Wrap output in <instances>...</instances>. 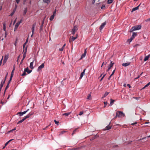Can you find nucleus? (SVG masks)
<instances>
[{
    "label": "nucleus",
    "mask_w": 150,
    "mask_h": 150,
    "mask_svg": "<svg viewBox=\"0 0 150 150\" xmlns=\"http://www.w3.org/2000/svg\"><path fill=\"white\" fill-rule=\"evenodd\" d=\"M34 114V113L33 112H30L27 115L25 116L23 119L19 121L17 123V124H18L20 123H22L23 121H24L26 119L29 117L31 116L32 115Z\"/></svg>",
    "instance_id": "1"
},
{
    "label": "nucleus",
    "mask_w": 150,
    "mask_h": 150,
    "mask_svg": "<svg viewBox=\"0 0 150 150\" xmlns=\"http://www.w3.org/2000/svg\"><path fill=\"white\" fill-rule=\"evenodd\" d=\"M141 28V26L140 25H136L133 27L130 30V32H132V31L140 29Z\"/></svg>",
    "instance_id": "2"
},
{
    "label": "nucleus",
    "mask_w": 150,
    "mask_h": 150,
    "mask_svg": "<svg viewBox=\"0 0 150 150\" xmlns=\"http://www.w3.org/2000/svg\"><path fill=\"white\" fill-rule=\"evenodd\" d=\"M116 116H117L119 117H124L125 115L124 113L121 111H119L116 112Z\"/></svg>",
    "instance_id": "3"
},
{
    "label": "nucleus",
    "mask_w": 150,
    "mask_h": 150,
    "mask_svg": "<svg viewBox=\"0 0 150 150\" xmlns=\"http://www.w3.org/2000/svg\"><path fill=\"white\" fill-rule=\"evenodd\" d=\"M22 20H21L20 21L18 22L15 25V28H14V31H15L16 29H17L18 27L19 24L21 23Z\"/></svg>",
    "instance_id": "4"
},
{
    "label": "nucleus",
    "mask_w": 150,
    "mask_h": 150,
    "mask_svg": "<svg viewBox=\"0 0 150 150\" xmlns=\"http://www.w3.org/2000/svg\"><path fill=\"white\" fill-rule=\"evenodd\" d=\"M8 56H9V55L8 54H7L5 55L4 59V60L3 61V65L6 62L7 60L8 59Z\"/></svg>",
    "instance_id": "5"
},
{
    "label": "nucleus",
    "mask_w": 150,
    "mask_h": 150,
    "mask_svg": "<svg viewBox=\"0 0 150 150\" xmlns=\"http://www.w3.org/2000/svg\"><path fill=\"white\" fill-rule=\"evenodd\" d=\"M29 110V109H27L25 111L23 112H19L17 113V115H19L20 116H22L23 115L25 114Z\"/></svg>",
    "instance_id": "6"
},
{
    "label": "nucleus",
    "mask_w": 150,
    "mask_h": 150,
    "mask_svg": "<svg viewBox=\"0 0 150 150\" xmlns=\"http://www.w3.org/2000/svg\"><path fill=\"white\" fill-rule=\"evenodd\" d=\"M77 38V37L71 36L69 39V42L70 43L75 40Z\"/></svg>",
    "instance_id": "7"
},
{
    "label": "nucleus",
    "mask_w": 150,
    "mask_h": 150,
    "mask_svg": "<svg viewBox=\"0 0 150 150\" xmlns=\"http://www.w3.org/2000/svg\"><path fill=\"white\" fill-rule=\"evenodd\" d=\"M114 64V63L112 62L111 61L110 64L108 66V69L107 71H109L111 69V67L113 66V64Z\"/></svg>",
    "instance_id": "8"
},
{
    "label": "nucleus",
    "mask_w": 150,
    "mask_h": 150,
    "mask_svg": "<svg viewBox=\"0 0 150 150\" xmlns=\"http://www.w3.org/2000/svg\"><path fill=\"white\" fill-rule=\"evenodd\" d=\"M85 70H86V69H84V70H83V71L81 73V75H80L79 79H81L83 77V76L84 75Z\"/></svg>",
    "instance_id": "9"
},
{
    "label": "nucleus",
    "mask_w": 150,
    "mask_h": 150,
    "mask_svg": "<svg viewBox=\"0 0 150 150\" xmlns=\"http://www.w3.org/2000/svg\"><path fill=\"white\" fill-rule=\"evenodd\" d=\"M106 25V22H105L103 23L101 25H100V30H101L105 26V25Z\"/></svg>",
    "instance_id": "10"
},
{
    "label": "nucleus",
    "mask_w": 150,
    "mask_h": 150,
    "mask_svg": "<svg viewBox=\"0 0 150 150\" xmlns=\"http://www.w3.org/2000/svg\"><path fill=\"white\" fill-rule=\"evenodd\" d=\"M44 66V63L42 64L40 66L38 67V69L39 71L41 70L42 68H43Z\"/></svg>",
    "instance_id": "11"
},
{
    "label": "nucleus",
    "mask_w": 150,
    "mask_h": 150,
    "mask_svg": "<svg viewBox=\"0 0 150 150\" xmlns=\"http://www.w3.org/2000/svg\"><path fill=\"white\" fill-rule=\"evenodd\" d=\"M36 25V23H35L33 24L32 25V33L33 34H34L35 31V28Z\"/></svg>",
    "instance_id": "12"
},
{
    "label": "nucleus",
    "mask_w": 150,
    "mask_h": 150,
    "mask_svg": "<svg viewBox=\"0 0 150 150\" xmlns=\"http://www.w3.org/2000/svg\"><path fill=\"white\" fill-rule=\"evenodd\" d=\"M130 63H131L129 62L127 63H124L122 64V65L123 66L126 67L129 65L130 64Z\"/></svg>",
    "instance_id": "13"
},
{
    "label": "nucleus",
    "mask_w": 150,
    "mask_h": 150,
    "mask_svg": "<svg viewBox=\"0 0 150 150\" xmlns=\"http://www.w3.org/2000/svg\"><path fill=\"white\" fill-rule=\"evenodd\" d=\"M5 82V80H4V81H1V84L0 85V91L1 90L2 88L4 83Z\"/></svg>",
    "instance_id": "14"
},
{
    "label": "nucleus",
    "mask_w": 150,
    "mask_h": 150,
    "mask_svg": "<svg viewBox=\"0 0 150 150\" xmlns=\"http://www.w3.org/2000/svg\"><path fill=\"white\" fill-rule=\"evenodd\" d=\"M24 70H25V71H26V72H27L28 74H30L32 71V70H29L28 68V67L26 68H25Z\"/></svg>",
    "instance_id": "15"
},
{
    "label": "nucleus",
    "mask_w": 150,
    "mask_h": 150,
    "mask_svg": "<svg viewBox=\"0 0 150 150\" xmlns=\"http://www.w3.org/2000/svg\"><path fill=\"white\" fill-rule=\"evenodd\" d=\"M140 4H141L137 6L136 7L133 8L132 9V12L138 9L139 8V6H140Z\"/></svg>",
    "instance_id": "16"
},
{
    "label": "nucleus",
    "mask_w": 150,
    "mask_h": 150,
    "mask_svg": "<svg viewBox=\"0 0 150 150\" xmlns=\"http://www.w3.org/2000/svg\"><path fill=\"white\" fill-rule=\"evenodd\" d=\"M111 128V126L109 125L107 126L105 128V130H108L110 129Z\"/></svg>",
    "instance_id": "17"
},
{
    "label": "nucleus",
    "mask_w": 150,
    "mask_h": 150,
    "mask_svg": "<svg viewBox=\"0 0 150 150\" xmlns=\"http://www.w3.org/2000/svg\"><path fill=\"white\" fill-rule=\"evenodd\" d=\"M78 29V27L76 26H75L74 27V28L72 29V30H73L75 32H76L77 30Z\"/></svg>",
    "instance_id": "18"
},
{
    "label": "nucleus",
    "mask_w": 150,
    "mask_h": 150,
    "mask_svg": "<svg viewBox=\"0 0 150 150\" xmlns=\"http://www.w3.org/2000/svg\"><path fill=\"white\" fill-rule=\"evenodd\" d=\"M33 61L31 62L30 63V67L31 69H33L34 67H33Z\"/></svg>",
    "instance_id": "19"
},
{
    "label": "nucleus",
    "mask_w": 150,
    "mask_h": 150,
    "mask_svg": "<svg viewBox=\"0 0 150 150\" xmlns=\"http://www.w3.org/2000/svg\"><path fill=\"white\" fill-rule=\"evenodd\" d=\"M150 56V54H149L147 56H146L144 59V61H147L149 59V57Z\"/></svg>",
    "instance_id": "20"
},
{
    "label": "nucleus",
    "mask_w": 150,
    "mask_h": 150,
    "mask_svg": "<svg viewBox=\"0 0 150 150\" xmlns=\"http://www.w3.org/2000/svg\"><path fill=\"white\" fill-rule=\"evenodd\" d=\"M86 49L85 50L84 53L81 56V58H84L85 57L86 53Z\"/></svg>",
    "instance_id": "21"
},
{
    "label": "nucleus",
    "mask_w": 150,
    "mask_h": 150,
    "mask_svg": "<svg viewBox=\"0 0 150 150\" xmlns=\"http://www.w3.org/2000/svg\"><path fill=\"white\" fill-rule=\"evenodd\" d=\"M43 1L44 3H46L48 4L50 3V0H43Z\"/></svg>",
    "instance_id": "22"
},
{
    "label": "nucleus",
    "mask_w": 150,
    "mask_h": 150,
    "mask_svg": "<svg viewBox=\"0 0 150 150\" xmlns=\"http://www.w3.org/2000/svg\"><path fill=\"white\" fill-rule=\"evenodd\" d=\"M65 45L66 44H64L62 46V48L59 49V50L60 51H62L63 50V49H64V47H65Z\"/></svg>",
    "instance_id": "23"
},
{
    "label": "nucleus",
    "mask_w": 150,
    "mask_h": 150,
    "mask_svg": "<svg viewBox=\"0 0 150 150\" xmlns=\"http://www.w3.org/2000/svg\"><path fill=\"white\" fill-rule=\"evenodd\" d=\"M71 113V112H67L66 113H63L62 114L63 115H65L66 116H67L69 115Z\"/></svg>",
    "instance_id": "24"
},
{
    "label": "nucleus",
    "mask_w": 150,
    "mask_h": 150,
    "mask_svg": "<svg viewBox=\"0 0 150 150\" xmlns=\"http://www.w3.org/2000/svg\"><path fill=\"white\" fill-rule=\"evenodd\" d=\"M55 15L54 14L52 15L50 18V20L51 21L53 20V19Z\"/></svg>",
    "instance_id": "25"
},
{
    "label": "nucleus",
    "mask_w": 150,
    "mask_h": 150,
    "mask_svg": "<svg viewBox=\"0 0 150 150\" xmlns=\"http://www.w3.org/2000/svg\"><path fill=\"white\" fill-rule=\"evenodd\" d=\"M16 8H15L13 11H12V12L10 14V16H12L13 15V14H14V13H15L16 11Z\"/></svg>",
    "instance_id": "26"
},
{
    "label": "nucleus",
    "mask_w": 150,
    "mask_h": 150,
    "mask_svg": "<svg viewBox=\"0 0 150 150\" xmlns=\"http://www.w3.org/2000/svg\"><path fill=\"white\" fill-rule=\"evenodd\" d=\"M109 93V92H106L105 93L103 96L102 98H104L105 97H106L107 96L108 94Z\"/></svg>",
    "instance_id": "27"
},
{
    "label": "nucleus",
    "mask_w": 150,
    "mask_h": 150,
    "mask_svg": "<svg viewBox=\"0 0 150 150\" xmlns=\"http://www.w3.org/2000/svg\"><path fill=\"white\" fill-rule=\"evenodd\" d=\"M14 68L13 69V70H12V71L11 72V76L10 77V79H12V77L13 76V71H14Z\"/></svg>",
    "instance_id": "28"
},
{
    "label": "nucleus",
    "mask_w": 150,
    "mask_h": 150,
    "mask_svg": "<svg viewBox=\"0 0 150 150\" xmlns=\"http://www.w3.org/2000/svg\"><path fill=\"white\" fill-rule=\"evenodd\" d=\"M134 38L132 36L130 38V39H128V40L129 42H131L132 40L134 39Z\"/></svg>",
    "instance_id": "29"
},
{
    "label": "nucleus",
    "mask_w": 150,
    "mask_h": 150,
    "mask_svg": "<svg viewBox=\"0 0 150 150\" xmlns=\"http://www.w3.org/2000/svg\"><path fill=\"white\" fill-rule=\"evenodd\" d=\"M91 94H89L88 95L87 97V100H91Z\"/></svg>",
    "instance_id": "30"
},
{
    "label": "nucleus",
    "mask_w": 150,
    "mask_h": 150,
    "mask_svg": "<svg viewBox=\"0 0 150 150\" xmlns=\"http://www.w3.org/2000/svg\"><path fill=\"white\" fill-rule=\"evenodd\" d=\"M110 105H112V104L114 102L115 100H112V99H110Z\"/></svg>",
    "instance_id": "31"
},
{
    "label": "nucleus",
    "mask_w": 150,
    "mask_h": 150,
    "mask_svg": "<svg viewBox=\"0 0 150 150\" xmlns=\"http://www.w3.org/2000/svg\"><path fill=\"white\" fill-rule=\"evenodd\" d=\"M113 2V0H108L107 1V3L108 4H111Z\"/></svg>",
    "instance_id": "32"
},
{
    "label": "nucleus",
    "mask_w": 150,
    "mask_h": 150,
    "mask_svg": "<svg viewBox=\"0 0 150 150\" xmlns=\"http://www.w3.org/2000/svg\"><path fill=\"white\" fill-rule=\"evenodd\" d=\"M13 139H11L10 140H9V141H8V142H6L5 144V146H6L7 144H8V143L10 142L12 140H13Z\"/></svg>",
    "instance_id": "33"
},
{
    "label": "nucleus",
    "mask_w": 150,
    "mask_h": 150,
    "mask_svg": "<svg viewBox=\"0 0 150 150\" xmlns=\"http://www.w3.org/2000/svg\"><path fill=\"white\" fill-rule=\"evenodd\" d=\"M137 35V33H136L133 32L132 33V36L134 38V37Z\"/></svg>",
    "instance_id": "34"
},
{
    "label": "nucleus",
    "mask_w": 150,
    "mask_h": 150,
    "mask_svg": "<svg viewBox=\"0 0 150 150\" xmlns=\"http://www.w3.org/2000/svg\"><path fill=\"white\" fill-rule=\"evenodd\" d=\"M27 12V8H25L24 11L23 15H25Z\"/></svg>",
    "instance_id": "35"
},
{
    "label": "nucleus",
    "mask_w": 150,
    "mask_h": 150,
    "mask_svg": "<svg viewBox=\"0 0 150 150\" xmlns=\"http://www.w3.org/2000/svg\"><path fill=\"white\" fill-rule=\"evenodd\" d=\"M8 87H9V84H7L6 85V88H5V91H4V94H5V92L6 90L8 88Z\"/></svg>",
    "instance_id": "36"
},
{
    "label": "nucleus",
    "mask_w": 150,
    "mask_h": 150,
    "mask_svg": "<svg viewBox=\"0 0 150 150\" xmlns=\"http://www.w3.org/2000/svg\"><path fill=\"white\" fill-rule=\"evenodd\" d=\"M27 51V47H26L25 48H24V51H23V52H24V53H25V54L26 53Z\"/></svg>",
    "instance_id": "37"
},
{
    "label": "nucleus",
    "mask_w": 150,
    "mask_h": 150,
    "mask_svg": "<svg viewBox=\"0 0 150 150\" xmlns=\"http://www.w3.org/2000/svg\"><path fill=\"white\" fill-rule=\"evenodd\" d=\"M26 71H25V70L23 72V74H22L21 75L22 76H25L26 75Z\"/></svg>",
    "instance_id": "38"
},
{
    "label": "nucleus",
    "mask_w": 150,
    "mask_h": 150,
    "mask_svg": "<svg viewBox=\"0 0 150 150\" xmlns=\"http://www.w3.org/2000/svg\"><path fill=\"white\" fill-rule=\"evenodd\" d=\"M17 41H18V39L16 38V41L15 42V43H14V45L15 46H16V44H17Z\"/></svg>",
    "instance_id": "39"
},
{
    "label": "nucleus",
    "mask_w": 150,
    "mask_h": 150,
    "mask_svg": "<svg viewBox=\"0 0 150 150\" xmlns=\"http://www.w3.org/2000/svg\"><path fill=\"white\" fill-rule=\"evenodd\" d=\"M83 113V111H81L79 112V115H82Z\"/></svg>",
    "instance_id": "40"
},
{
    "label": "nucleus",
    "mask_w": 150,
    "mask_h": 150,
    "mask_svg": "<svg viewBox=\"0 0 150 150\" xmlns=\"http://www.w3.org/2000/svg\"><path fill=\"white\" fill-rule=\"evenodd\" d=\"M3 57H4V56H2V59H1L0 61V66L1 65V64H2V61L3 59Z\"/></svg>",
    "instance_id": "41"
},
{
    "label": "nucleus",
    "mask_w": 150,
    "mask_h": 150,
    "mask_svg": "<svg viewBox=\"0 0 150 150\" xmlns=\"http://www.w3.org/2000/svg\"><path fill=\"white\" fill-rule=\"evenodd\" d=\"M3 26H4L3 30L4 31H5L6 28V26H5V23L4 24Z\"/></svg>",
    "instance_id": "42"
},
{
    "label": "nucleus",
    "mask_w": 150,
    "mask_h": 150,
    "mask_svg": "<svg viewBox=\"0 0 150 150\" xmlns=\"http://www.w3.org/2000/svg\"><path fill=\"white\" fill-rule=\"evenodd\" d=\"M26 54L25 53H23V59H24L26 57Z\"/></svg>",
    "instance_id": "43"
},
{
    "label": "nucleus",
    "mask_w": 150,
    "mask_h": 150,
    "mask_svg": "<svg viewBox=\"0 0 150 150\" xmlns=\"http://www.w3.org/2000/svg\"><path fill=\"white\" fill-rule=\"evenodd\" d=\"M104 107H105L107 105V101H105L104 102Z\"/></svg>",
    "instance_id": "44"
},
{
    "label": "nucleus",
    "mask_w": 150,
    "mask_h": 150,
    "mask_svg": "<svg viewBox=\"0 0 150 150\" xmlns=\"http://www.w3.org/2000/svg\"><path fill=\"white\" fill-rule=\"evenodd\" d=\"M106 75V74H105L104 75H103V76H102V78H101V79H100V81H101L103 79V78H104V77Z\"/></svg>",
    "instance_id": "45"
},
{
    "label": "nucleus",
    "mask_w": 150,
    "mask_h": 150,
    "mask_svg": "<svg viewBox=\"0 0 150 150\" xmlns=\"http://www.w3.org/2000/svg\"><path fill=\"white\" fill-rule=\"evenodd\" d=\"M76 32L74 31L73 30H71V34H72L73 35H74L75 33Z\"/></svg>",
    "instance_id": "46"
},
{
    "label": "nucleus",
    "mask_w": 150,
    "mask_h": 150,
    "mask_svg": "<svg viewBox=\"0 0 150 150\" xmlns=\"http://www.w3.org/2000/svg\"><path fill=\"white\" fill-rule=\"evenodd\" d=\"M54 122H55V123L56 124L58 125V123H59V122L57 121L56 120H54Z\"/></svg>",
    "instance_id": "47"
},
{
    "label": "nucleus",
    "mask_w": 150,
    "mask_h": 150,
    "mask_svg": "<svg viewBox=\"0 0 150 150\" xmlns=\"http://www.w3.org/2000/svg\"><path fill=\"white\" fill-rule=\"evenodd\" d=\"M66 132L65 131H61L60 132V134L59 135H61V134H63L64 133V132Z\"/></svg>",
    "instance_id": "48"
},
{
    "label": "nucleus",
    "mask_w": 150,
    "mask_h": 150,
    "mask_svg": "<svg viewBox=\"0 0 150 150\" xmlns=\"http://www.w3.org/2000/svg\"><path fill=\"white\" fill-rule=\"evenodd\" d=\"M101 9H104V8H105V6L104 5H103L102 6V7H101Z\"/></svg>",
    "instance_id": "49"
},
{
    "label": "nucleus",
    "mask_w": 150,
    "mask_h": 150,
    "mask_svg": "<svg viewBox=\"0 0 150 150\" xmlns=\"http://www.w3.org/2000/svg\"><path fill=\"white\" fill-rule=\"evenodd\" d=\"M150 21V18H149L145 20V21L146 22H148V21Z\"/></svg>",
    "instance_id": "50"
},
{
    "label": "nucleus",
    "mask_w": 150,
    "mask_h": 150,
    "mask_svg": "<svg viewBox=\"0 0 150 150\" xmlns=\"http://www.w3.org/2000/svg\"><path fill=\"white\" fill-rule=\"evenodd\" d=\"M27 43H26V42H25L23 45V49H24V48H25V45H26Z\"/></svg>",
    "instance_id": "51"
},
{
    "label": "nucleus",
    "mask_w": 150,
    "mask_h": 150,
    "mask_svg": "<svg viewBox=\"0 0 150 150\" xmlns=\"http://www.w3.org/2000/svg\"><path fill=\"white\" fill-rule=\"evenodd\" d=\"M150 85V82L148 83L145 86V87H147L149 85Z\"/></svg>",
    "instance_id": "52"
},
{
    "label": "nucleus",
    "mask_w": 150,
    "mask_h": 150,
    "mask_svg": "<svg viewBox=\"0 0 150 150\" xmlns=\"http://www.w3.org/2000/svg\"><path fill=\"white\" fill-rule=\"evenodd\" d=\"M6 102H7V101H6L5 103H4L3 101H2L1 100V103L2 105H4V104H5Z\"/></svg>",
    "instance_id": "53"
},
{
    "label": "nucleus",
    "mask_w": 150,
    "mask_h": 150,
    "mask_svg": "<svg viewBox=\"0 0 150 150\" xmlns=\"http://www.w3.org/2000/svg\"><path fill=\"white\" fill-rule=\"evenodd\" d=\"M11 80H12L11 79H10L9 80V81L8 82V84H9L10 83L11 81Z\"/></svg>",
    "instance_id": "54"
},
{
    "label": "nucleus",
    "mask_w": 150,
    "mask_h": 150,
    "mask_svg": "<svg viewBox=\"0 0 150 150\" xmlns=\"http://www.w3.org/2000/svg\"><path fill=\"white\" fill-rule=\"evenodd\" d=\"M115 69L114 70V71L112 72V74H111V75H113V74H114V73H115Z\"/></svg>",
    "instance_id": "55"
},
{
    "label": "nucleus",
    "mask_w": 150,
    "mask_h": 150,
    "mask_svg": "<svg viewBox=\"0 0 150 150\" xmlns=\"http://www.w3.org/2000/svg\"><path fill=\"white\" fill-rule=\"evenodd\" d=\"M133 98L137 100H138L139 98V97H134Z\"/></svg>",
    "instance_id": "56"
},
{
    "label": "nucleus",
    "mask_w": 150,
    "mask_h": 150,
    "mask_svg": "<svg viewBox=\"0 0 150 150\" xmlns=\"http://www.w3.org/2000/svg\"><path fill=\"white\" fill-rule=\"evenodd\" d=\"M77 129H75V130L73 131V133H72V135H73V134H74V133L75 132V131H76V130H77Z\"/></svg>",
    "instance_id": "57"
},
{
    "label": "nucleus",
    "mask_w": 150,
    "mask_h": 150,
    "mask_svg": "<svg viewBox=\"0 0 150 150\" xmlns=\"http://www.w3.org/2000/svg\"><path fill=\"white\" fill-rule=\"evenodd\" d=\"M77 129H75V130L73 131V133H72V135H73V134H74V133L75 132V131H76V130H77Z\"/></svg>",
    "instance_id": "58"
},
{
    "label": "nucleus",
    "mask_w": 150,
    "mask_h": 150,
    "mask_svg": "<svg viewBox=\"0 0 150 150\" xmlns=\"http://www.w3.org/2000/svg\"><path fill=\"white\" fill-rule=\"evenodd\" d=\"M20 0H16V1L17 4H18L20 1Z\"/></svg>",
    "instance_id": "59"
},
{
    "label": "nucleus",
    "mask_w": 150,
    "mask_h": 150,
    "mask_svg": "<svg viewBox=\"0 0 150 150\" xmlns=\"http://www.w3.org/2000/svg\"><path fill=\"white\" fill-rule=\"evenodd\" d=\"M56 10H54L53 12V14H54V15L56 13Z\"/></svg>",
    "instance_id": "60"
},
{
    "label": "nucleus",
    "mask_w": 150,
    "mask_h": 150,
    "mask_svg": "<svg viewBox=\"0 0 150 150\" xmlns=\"http://www.w3.org/2000/svg\"><path fill=\"white\" fill-rule=\"evenodd\" d=\"M127 86L129 87V88H131V86H130V85L129 84H127Z\"/></svg>",
    "instance_id": "61"
},
{
    "label": "nucleus",
    "mask_w": 150,
    "mask_h": 150,
    "mask_svg": "<svg viewBox=\"0 0 150 150\" xmlns=\"http://www.w3.org/2000/svg\"><path fill=\"white\" fill-rule=\"evenodd\" d=\"M112 75H111V74L109 76V77L108 79H110L111 77L112 76Z\"/></svg>",
    "instance_id": "62"
},
{
    "label": "nucleus",
    "mask_w": 150,
    "mask_h": 150,
    "mask_svg": "<svg viewBox=\"0 0 150 150\" xmlns=\"http://www.w3.org/2000/svg\"><path fill=\"white\" fill-rule=\"evenodd\" d=\"M7 35V33H6V32H5V38L6 37Z\"/></svg>",
    "instance_id": "63"
},
{
    "label": "nucleus",
    "mask_w": 150,
    "mask_h": 150,
    "mask_svg": "<svg viewBox=\"0 0 150 150\" xmlns=\"http://www.w3.org/2000/svg\"><path fill=\"white\" fill-rule=\"evenodd\" d=\"M95 0H93V1H92V4H94V3H95Z\"/></svg>",
    "instance_id": "64"
}]
</instances>
